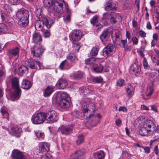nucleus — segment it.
<instances>
[{
    "label": "nucleus",
    "mask_w": 159,
    "mask_h": 159,
    "mask_svg": "<svg viewBox=\"0 0 159 159\" xmlns=\"http://www.w3.org/2000/svg\"><path fill=\"white\" fill-rule=\"evenodd\" d=\"M16 15L19 19L18 24L20 26L25 27L28 25L29 13L27 10H22L18 11Z\"/></svg>",
    "instance_id": "f257e3e1"
},
{
    "label": "nucleus",
    "mask_w": 159,
    "mask_h": 159,
    "mask_svg": "<svg viewBox=\"0 0 159 159\" xmlns=\"http://www.w3.org/2000/svg\"><path fill=\"white\" fill-rule=\"evenodd\" d=\"M35 13L39 20L42 21L43 24L45 25L47 28H50L54 24V20L48 16L43 14L41 9H37L35 11Z\"/></svg>",
    "instance_id": "f03ea898"
},
{
    "label": "nucleus",
    "mask_w": 159,
    "mask_h": 159,
    "mask_svg": "<svg viewBox=\"0 0 159 159\" xmlns=\"http://www.w3.org/2000/svg\"><path fill=\"white\" fill-rule=\"evenodd\" d=\"M44 50L40 43L37 44L34 47L33 49H31V52L34 57L39 58Z\"/></svg>",
    "instance_id": "7ed1b4c3"
},
{
    "label": "nucleus",
    "mask_w": 159,
    "mask_h": 159,
    "mask_svg": "<svg viewBox=\"0 0 159 159\" xmlns=\"http://www.w3.org/2000/svg\"><path fill=\"white\" fill-rule=\"evenodd\" d=\"M46 120L50 123L57 121L58 120V117L57 112L54 110L49 111L47 113H45Z\"/></svg>",
    "instance_id": "20e7f679"
},
{
    "label": "nucleus",
    "mask_w": 159,
    "mask_h": 159,
    "mask_svg": "<svg viewBox=\"0 0 159 159\" xmlns=\"http://www.w3.org/2000/svg\"><path fill=\"white\" fill-rule=\"evenodd\" d=\"M28 66L32 69H40L42 65L39 61L32 59H28L26 61Z\"/></svg>",
    "instance_id": "39448f33"
},
{
    "label": "nucleus",
    "mask_w": 159,
    "mask_h": 159,
    "mask_svg": "<svg viewBox=\"0 0 159 159\" xmlns=\"http://www.w3.org/2000/svg\"><path fill=\"white\" fill-rule=\"evenodd\" d=\"M64 3L66 7L65 3L63 0H55L54 4H53V8L54 11L58 13L63 12V4Z\"/></svg>",
    "instance_id": "423d86ee"
},
{
    "label": "nucleus",
    "mask_w": 159,
    "mask_h": 159,
    "mask_svg": "<svg viewBox=\"0 0 159 159\" xmlns=\"http://www.w3.org/2000/svg\"><path fill=\"white\" fill-rule=\"evenodd\" d=\"M115 46L112 44H107L103 49V54L105 57H107L114 53L115 51Z\"/></svg>",
    "instance_id": "0eeeda50"
},
{
    "label": "nucleus",
    "mask_w": 159,
    "mask_h": 159,
    "mask_svg": "<svg viewBox=\"0 0 159 159\" xmlns=\"http://www.w3.org/2000/svg\"><path fill=\"white\" fill-rule=\"evenodd\" d=\"M45 113L40 112L38 113L32 118L33 123L35 124L42 123L46 120Z\"/></svg>",
    "instance_id": "6e6552de"
},
{
    "label": "nucleus",
    "mask_w": 159,
    "mask_h": 159,
    "mask_svg": "<svg viewBox=\"0 0 159 159\" xmlns=\"http://www.w3.org/2000/svg\"><path fill=\"white\" fill-rule=\"evenodd\" d=\"M55 99L58 106L63 109H68L70 107V102L67 100H60V97H56Z\"/></svg>",
    "instance_id": "1a4fd4ad"
},
{
    "label": "nucleus",
    "mask_w": 159,
    "mask_h": 159,
    "mask_svg": "<svg viewBox=\"0 0 159 159\" xmlns=\"http://www.w3.org/2000/svg\"><path fill=\"white\" fill-rule=\"evenodd\" d=\"M85 153L84 149L76 150L71 154L70 157L71 159H82Z\"/></svg>",
    "instance_id": "9d476101"
},
{
    "label": "nucleus",
    "mask_w": 159,
    "mask_h": 159,
    "mask_svg": "<svg viewBox=\"0 0 159 159\" xmlns=\"http://www.w3.org/2000/svg\"><path fill=\"white\" fill-rule=\"evenodd\" d=\"M13 91L11 93L10 96L12 101L18 100L20 96L21 91L20 89H12Z\"/></svg>",
    "instance_id": "9b49d317"
},
{
    "label": "nucleus",
    "mask_w": 159,
    "mask_h": 159,
    "mask_svg": "<svg viewBox=\"0 0 159 159\" xmlns=\"http://www.w3.org/2000/svg\"><path fill=\"white\" fill-rule=\"evenodd\" d=\"M4 12H7V13L3 12L1 13V16L3 20L8 17L9 16V13L10 14L11 12L12 11V9L11 6L7 4L4 5Z\"/></svg>",
    "instance_id": "f8f14e48"
},
{
    "label": "nucleus",
    "mask_w": 159,
    "mask_h": 159,
    "mask_svg": "<svg viewBox=\"0 0 159 159\" xmlns=\"http://www.w3.org/2000/svg\"><path fill=\"white\" fill-rule=\"evenodd\" d=\"M83 36L82 32L79 30H74L71 34L72 39L75 41L80 40Z\"/></svg>",
    "instance_id": "ddd939ff"
},
{
    "label": "nucleus",
    "mask_w": 159,
    "mask_h": 159,
    "mask_svg": "<svg viewBox=\"0 0 159 159\" xmlns=\"http://www.w3.org/2000/svg\"><path fill=\"white\" fill-rule=\"evenodd\" d=\"M105 10L110 11H115L116 10V4L113 2L112 0H109L107 1L105 5Z\"/></svg>",
    "instance_id": "4468645a"
},
{
    "label": "nucleus",
    "mask_w": 159,
    "mask_h": 159,
    "mask_svg": "<svg viewBox=\"0 0 159 159\" xmlns=\"http://www.w3.org/2000/svg\"><path fill=\"white\" fill-rule=\"evenodd\" d=\"M139 134L142 136H149L153 133L152 129H147L143 126L139 130Z\"/></svg>",
    "instance_id": "2eb2a0df"
},
{
    "label": "nucleus",
    "mask_w": 159,
    "mask_h": 159,
    "mask_svg": "<svg viewBox=\"0 0 159 159\" xmlns=\"http://www.w3.org/2000/svg\"><path fill=\"white\" fill-rule=\"evenodd\" d=\"M19 49L17 47L14 48L10 49L8 50V55L10 59L12 58L13 57L19 56Z\"/></svg>",
    "instance_id": "dca6fc26"
},
{
    "label": "nucleus",
    "mask_w": 159,
    "mask_h": 159,
    "mask_svg": "<svg viewBox=\"0 0 159 159\" xmlns=\"http://www.w3.org/2000/svg\"><path fill=\"white\" fill-rule=\"evenodd\" d=\"M130 72L136 76H138L140 74L141 71V68L139 66L136 64L134 63L131 66L130 69Z\"/></svg>",
    "instance_id": "f3484780"
},
{
    "label": "nucleus",
    "mask_w": 159,
    "mask_h": 159,
    "mask_svg": "<svg viewBox=\"0 0 159 159\" xmlns=\"http://www.w3.org/2000/svg\"><path fill=\"white\" fill-rule=\"evenodd\" d=\"M68 85L67 81L62 79H60L56 84V86L59 89H63L67 86Z\"/></svg>",
    "instance_id": "a211bd4d"
},
{
    "label": "nucleus",
    "mask_w": 159,
    "mask_h": 159,
    "mask_svg": "<svg viewBox=\"0 0 159 159\" xmlns=\"http://www.w3.org/2000/svg\"><path fill=\"white\" fill-rule=\"evenodd\" d=\"M50 145L49 144L46 142L40 143L39 147V150L40 152H47L49 150Z\"/></svg>",
    "instance_id": "6ab92c4d"
},
{
    "label": "nucleus",
    "mask_w": 159,
    "mask_h": 159,
    "mask_svg": "<svg viewBox=\"0 0 159 159\" xmlns=\"http://www.w3.org/2000/svg\"><path fill=\"white\" fill-rule=\"evenodd\" d=\"M116 13L111 12L110 13H105L103 14V17L107 20V19L110 17L111 21L113 24L115 23L116 21Z\"/></svg>",
    "instance_id": "aec40b11"
},
{
    "label": "nucleus",
    "mask_w": 159,
    "mask_h": 159,
    "mask_svg": "<svg viewBox=\"0 0 159 159\" xmlns=\"http://www.w3.org/2000/svg\"><path fill=\"white\" fill-rule=\"evenodd\" d=\"M110 33L108 29L105 30L100 35V38L102 42L107 41L110 36Z\"/></svg>",
    "instance_id": "412c9836"
},
{
    "label": "nucleus",
    "mask_w": 159,
    "mask_h": 159,
    "mask_svg": "<svg viewBox=\"0 0 159 159\" xmlns=\"http://www.w3.org/2000/svg\"><path fill=\"white\" fill-rule=\"evenodd\" d=\"M12 153L14 159H23L24 158L23 153L17 149L14 150Z\"/></svg>",
    "instance_id": "4be33fe9"
},
{
    "label": "nucleus",
    "mask_w": 159,
    "mask_h": 159,
    "mask_svg": "<svg viewBox=\"0 0 159 159\" xmlns=\"http://www.w3.org/2000/svg\"><path fill=\"white\" fill-rule=\"evenodd\" d=\"M54 88L52 86H48L44 89L43 96L44 97H47L50 95L53 92Z\"/></svg>",
    "instance_id": "5701e85b"
},
{
    "label": "nucleus",
    "mask_w": 159,
    "mask_h": 159,
    "mask_svg": "<svg viewBox=\"0 0 159 159\" xmlns=\"http://www.w3.org/2000/svg\"><path fill=\"white\" fill-rule=\"evenodd\" d=\"M69 129L70 128L68 126L66 125H63L59 128L58 131L62 134L67 135L69 134Z\"/></svg>",
    "instance_id": "b1692460"
},
{
    "label": "nucleus",
    "mask_w": 159,
    "mask_h": 159,
    "mask_svg": "<svg viewBox=\"0 0 159 159\" xmlns=\"http://www.w3.org/2000/svg\"><path fill=\"white\" fill-rule=\"evenodd\" d=\"M33 42L35 43H41L42 41L41 36L39 33H34L32 35Z\"/></svg>",
    "instance_id": "393cba45"
},
{
    "label": "nucleus",
    "mask_w": 159,
    "mask_h": 159,
    "mask_svg": "<svg viewBox=\"0 0 159 159\" xmlns=\"http://www.w3.org/2000/svg\"><path fill=\"white\" fill-rule=\"evenodd\" d=\"M11 86L12 89H20L19 86V81L17 77H15L12 79Z\"/></svg>",
    "instance_id": "a878e982"
},
{
    "label": "nucleus",
    "mask_w": 159,
    "mask_h": 159,
    "mask_svg": "<svg viewBox=\"0 0 159 159\" xmlns=\"http://www.w3.org/2000/svg\"><path fill=\"white\" fill-rule=\"evenodd\" d=\"M31 82L28 80H24L22 82L21 87L26 89H29L32 86Z\"/></svg>",
    "instance_id": "bb28decb"
},
{
    "label": "nucleus",
    "mask_w": 159,
    "mask_h": 159,
    "mask_svg": "<svg viewBox=\"0 0 159 159\" xmlns=\"http://www.w3.org/2000/svg\"><path fill=\"white\" fill-rule=\"evenodd\" d=\"M28 68L24 65L21 66L18 69L19 75L20 76H23L25 73H28Z\"/></svg>",
    "instance_id": "cd10ccee"
},
{
    "label": "nucleus",
    "mask_w": 159,
    "mask_h": 159,
    "mask_svg": "<svg viewBox=\"0 0 159 159\" xmlns=\"http://www.w3.org/2000/svg\"><path fill=\"white\" fill-rule=\"evenodd\" d=\"M93 156L96 159H104L105 157L104 152L102 151L96 152L94 153Z\"/></svg>",
    "instance_id": "c85d7f7f"
},
{
    "label": "nucleus",
    "mask_w": 159,
    "mask_h": 159,
    "mask_svg": "<svg viewBox=\"0 0 159 159\" xmlns=\"http://www.w3.org/2000/svg\"><path fill=\"white\" fill-rule=\"evenodd\" d=\"M93 68L95 72L97 73H100L103 70V67L101 64L99 63L94 65Z\"/></svg>",
    "instance_id": "c756f323"
},
{
    "label": "nucleus",
    "mask_w": 159,
    "mask_h": 159,
    "mask_svg": "<svg viewBox=\"0 0 159 159\" xmlns=\"http://www.w3.org/2000/svg\"><path fill=\"white\" fill-rule=\"evenodd\" d=\"M153 91V86L152 84L150 83L148 84L147 87V90L146 93L147 96H150L151 95Z\"/></svg>",
    "instance_id": "7c9ffc66"
},
{
    "label": "nucleus",
    "mask_w": 159,
    "mask_h": 159,
    "mask_svg": "<svg viewBox=\"0 0 159 159\" xmlns=\"http://www.w3.org/2000/svg\"><path fill=\"white\" fill-rule=\"evenodd\" d=\"M144 127L147 129H150L152 127V128H155L156 127L155 124L154 122L151 121H149L147 123L144 124L143 126Z\"/></svg>",
    "instance_id": "2f4dec72"
},
{
    "label": "nucleus",
    "mask_w": 159,
    "mask_h": 159,
    "mask_svg": "<svg viewBox=\"0 0 159 159\" xmlns=\"http://www.w3.org/2000/svg\"><path fill=\"white\" fill-rule=\"evenodd\" d=\"M121 43L123 45V47L125 48V50L130 51L131 49V46H128L127 43V41L126 39L125 40H121Z\"/></svg>",
    "instance_id": "473e14b6"
},
{
    "label": "nucleus",
    "mask_w": 159,
    "mask_h": 159,
    "mask_svg": "<svg viewBox=\"0 0 159 159\" xmlns=\"http://www.w3.org/2000/svg\"><path fill=\"white\" fill-rule=\"evenodd\" d=\"M0 112L3 117L6 118L8 116L9 114L6 107H2L0 110Z\"/></svg>",
    "instance_id": "72a5a7b5"
},
{
    "label": "nucleus",
    "mask_w": 159,
    "mask_h": 159,
    "mask_svg": "<svg viewBox=\"0 0 159 159\" xmlns=\"http://www.w3.org/2000/svg\"><path fill=\"white\" fill-rule=\"evenodd\" d=\"M11 131L13 135L19 137L20 135V129L18 127H15L11 129Z\"/></svg>",
    "instance_id": "f704fd0d"
},
{
    "label": "nucleus",
    "mask_w": 159,
    "mask_h": 159,
    "mask_svg": "<svg viewBox=\"0 0 159 159\" xmlns=\"http://www.w3.org/2000/svg\"><path fill=\"white\" fill-rule=\"evenodd\" d=\"M80 46L78 43H73L72 48L74 52H78L80 48Z\"/></svg>",
    "instance_id": "c9c22d12"
},
{
    "label": "nucleus",
    "mask_w": 159,
    "mask_h": 159,
    "mask_svg": "<svg viewBox=\"0 0 159 159\" xmlns=\"http://www.w3.org/2000/svg\"><path fill=\"white\" fill-rule=\"evenodd\" d=\"M91 90L89 89V88L87 87H83L81 89V93L84 95H86L91 92Z\"/></svg>",
    "instance_id": "e433bc0d"
},
{
    "label": "nucleus",
    "mask_w": 159,
    "mask_h": 159,
    "mask_svg": "<svg viewBox=\"0 0 159 159\" xmlns=\"http://www.w3.org/2000/svg\"><path fill=\"white\" fill-rule=\"evenodd\" d=\"M43 3L44 7L48 8L50 7L53 4L52 0H44Z\"/></svg>",
    "instance_id": "4c0bfd02"
},
{
    "label": "nucleus",
    "mask_w": 159,
    "mask_h": 159,
    "mask_svg": "<svg viewBox=\"0 0 159 159\" xmlns=\"http://www.w3.org/2000/svg\"><path fill=\"white\" fill-rule=\"evenodd\" d=\"M68 62H67L66 60H65L62 61L59 66V68L61 70H63L66 68V66L68 64Z\"/></svg>",
    "instance_id": "58836bf2"
},
{
    "label": "nucleus",
    "mask_w": 159,
    "mask_h": 159,
    "mask_svg": "<svg viewBox=\"0 0 159 159\" xmlns=\"http://www.w3.org/2000/svg\"><path fill=\"white\" fill-rule=\"evenodd\" d=\"M95 62V59L93 57L89 58L85 60V63L87 65H90L93 64Z\"/></svg>",
    "instance_id": "ea45409f"
},
{
    "label": "nucleus",
    "mask_w": 159,
    "mask_h": 159,
    "mask_svg": "<svg viewBox=\"0 0 159 159\" xmlns=\"http://www.w3.org/2000/svg\"><path fill=\"white\" fill-rule=\"evenodd\" d=\"M59 96L60 100H67L68 97V95L65 92H63L61 93L60 95H58L56 97Z\"/></svg>",
    "instance_id": "a19ab883"
},
{
    "label": "nucleus",
    "mask_w": 159,
    "mask_h": 159,
    "mask_svg": "<svg viewBox=\"0 0 159 159\" xmlns=\"http://www.w3.org/2000/svg\"><path fill=\"white\" fill-rule=\"evenodd\" d=\"M91 79L93 81L98 83H101L103 81V79L100 77H92Z\"/></svg>",
    "instance_id": "79ce46f5"
},
{
    "label": "nucleus",
    "mask_w": 159,
    "mask_h": 159,
    "mask_svg": "<svg viewBox=\"0 0 159 159\" xmlns=\"http://www.w3.org/2000/svg\"><path fill=\"white\" fill-rule=\"evenodd\" d=\"M7 30V26L4 24H2L0 27V34H2L6 32Z\"/></svg>",
    "instance_id": "37998d69"
},
{
    "label": "nucleus",
    "mask_w": 159,
    "mask_h": 159,
    "mask_svg": "<svg viewBox=\"0 0 159 159\" xmlns=\"http://www.w3.org/2000/svg\"><path fill=\"white\" fill-rule=\"evenodd\" d=\"M84 140V136L82 134H80L78 136V139L76 141V143L77 145H79L82 143Z\"/></svg>",
    "instance_id": "c03bdc74"
},
{
    "label": "nucleus",
    "mask_w": 159,
    "mask_h": 159,
    "mask_svg": "<svg viewBox=\"0 0 159 159\" xmlns=\"http://www.w3.org/2000/svg\"><path fill=\"white\" fill-rule=\"evenodd\" d=\"M36 136L38 138L43 139L44 138V135L43 132L40 131H38L35 132Z\"/></svg>",
    "instance_id": "a18cd8bd"
},
{
    "label": "nucleus",
    "mask_w": 159,
    "mask_h": 159,
    "mask_svg": "<svg viewBox=\"0 0 159 159\" xmlns=\"http://www.w3.org/2000/svg\"><path fill=\"white\" fill-rule=\"evenodd\" d=\"M98 51V50L97 47H93L91 51L90 55L92 56H96L97 55Z\"/></svg>",
    "instance_id": "49530a36"
},
{
    "label": "nucleus",
    "mask_w": 159,
    "mask_h": 159,
    "mask_svg": "<svg viewBox=\"0 0 159 159\" xmlns=\"http://www.w3.org/2000/svg\"><path fill=\"white\" fill-rule=\"evenodd\" d=\"M83 73L81 72H78L75 73L73 75V77L75 79H80L83 77Z\"/></svg>",
    "instance_id": "de8ad7c7"
},
{
    "label": "nucleus",
    "mask_w": 159,
    "mask_h": 159,
    "mask_svg": "<svg viewBox=\"0 0 159 159\" xmlns=\"http://www.w3.org/2000/svg\"><path fill=\"white\" fill-rule=\"evenodd\" d=\"M5 75V72L1 70H0V82L2 81L4 79Z\"/></svg>",
    "instance_id": "09e8293b"
},
{
    "label": "nucleus",
    "mask_w": 159,
    "mask_h": 159,
    "mask_svg": "<svg viewBox=\"0 0 159 159\" xmlns=\"http://www.w3.org/2000/svg\"><path fill=\"white\" fill-rule=\"evenodd\" d=\"M44 36L45 37H49L51 35L50 30H44L43 32Z\"/></svg>",
    "instance_id": "8fccbe9b"
},
{
    "label": "nucleus",
    "mask_w": 159,
    "mask_h": 159,
    "mask_svg": "<svg viewBox=\"0 0 159 159\" xmlns=\"http://www.w3.org/2000/svg\"><path fill=\"white\" fill-rule=\"evenodd\" d=\"M63 20L67 24L70 22V13H68L66 17L63 18Z\"/></svg>",
    "instance_id": "3c124183"
},
{
    "label": "nucleus",
    "mask_w": 159,
    "mask_h": 159,
    "mask_svg": "<svg viewBox=\"0 0 159 159\" xmlns=\"http://www.w3.org/2000/svg\"><path fill=\"white\" fill-rule=\"evenodd\" d=\"M51 158L50 155L48 153H47L42 156L41 159H50Z\"/></svg>",
    "instance_id": "603ef678"
},
{
    "label": "nucleus",
    "mask_w": 159,
    "mask_h": 159,
    "mask_svg": "<svg viewBox=\"0 0 159 159\" xmlns=\"http://www.w3.org/2000/svg\"><path fill=\"white\" fill-rule=\"evenodd\" d=\"M98 16H95L91 20L90 22L92 24H95L97 21V19Z\"/></svg>",
    "instance_id": "864d4df0"
},
{
    "label": "nucleus",
    "mask_w": 159,
    "mask_h": 159,
    "mask_svg": "<svg viewBox=\"0 0 159 159\" xmlns=\"http://www.w3.org/2000/svg\"><path fill=\"white\" fill-rule=\"evenodd\" d=\"M124 82L125 81L124 80L120 79L117 82V85L121 87L124 84Z\"/></svg>",
    "instance_id": "5fc2aeb1"
},
{
    "label": "nucleus",
    "mask_w": 159,
    "mask_h": 159,
    "mask_svg": "<svg viewBox=\"0 0 159 159\" xmlns=\"http://www.w3.org/2000/svg\"><path fill=\"white\" fill-rule=\"evenodd\" d=\"M19 0H8V2L12 5H15L18 4Z\"/></svg>",
    "instance_id": "6e6d98bb"
},
{
    "label": "nucleus",
    "mask_w": 159,
    "mask_h": 159,
    "mask_svg": "<svg viewBox=\"0 0 159 159\" xmlns=\"http://www.w3.org/2000/svg\"><path fill=\"white\" fill-rule=\"evenodd\" d=\"M139 35L142 38H144L146 37V33L143 31L141 30L139 31Z\"/></svg>",
    "instance_id": "4d7b16f0"
},
{
    "label": "nucleus",
    "mask_w": 159,
    "mask_h": 159,
    "mask_svg": "<svg viewBox=\"0 0 159 159\" xmlns=\"http://www.w3.org/2000/svg\"><path fill=\"white\" fill-rule=\"evenodd\" d=\"M156 17L158 19H159V7L156 8L155 10Z\"/></svg>",
    "instance_id": "13d9d810"
},
{
    "label": "nucleus",
    "mask_w": 159,
    "mask_h": 159,
    "mask_svg": "<svg viewBox=\"0 0 159 159\" xmlns=\"http://www.w3.org/2000/svg\"><path fill=\"white\" fill-rule=\"evenodd\" d=\"M143 64L144 68L145 69H147L148 66V64L147 59L145 58H144L143 59Z\"/></svg>",
    "instance_id": "bf43d9fd"
},
{
    "label": "nucleus",
    "mask_w": 159,
    "mask_h": 159,
    "mask_svg": "<svg viewBox=\"0 0 159 159\" xmlns=\"http://www.w3.org/2000/svg\"><path fill=\"white\" fill-rule=\"evenodd\" d=\"M132 40L133 43L135 45L138 44V39L136 37H132Z\"/></svg>",
    "instance_id": "052dcab7"
},
{
    "label": "nucleus",
    "mask_w": 159,
    "mask_h": 159,
    "mask_svg": "<svg viewBox=\"0 0 159 159\" xmlns=\"http://www.w3.org/2000/svg\"><path fill=\"white\" fill-rule=\"evenodd\" d=\"M120 33V32L117 30L115 32V36L116 40L119 38Z\"/></svg>",
    "instance_id": "680f3d73"
},
{
    "label": "nucleus",
    "mask_w": 159,
    "mask_h": 159,
    "mask_svg": "<svg viewBox=\"0 0 159 159\" xmlns=\"http://www.w3.org/2000/svg\"><path fill=\"white\" fill-rule=\"evenodd\" d=\"M126 91L128 96H130L132 95L133 92L129 88H127L126 89Z\"/></svg>",
    "instance_id": "e2e57ef3"
},
{
    "label": "nucleus",
    "mask_w": 159,
    "mask_h": 159,
    "mask_svg": "<svg viewBox=\"0 0 159 159\" xmlns=\"http://www.w3.org/2000/svg\"><path fill=\"white\" fill-rule=\"evenodd\" d=\"M116 125L117 126H119L121 123V121L120 119H118L116 120Z\"/></svg>",
    "instance_id": "0e129e2a"
},
{
    "label": "nucleus",
    "mask_w": 159,
    "mask_h": 159,
    "mask_svg": "<svg viewBox=\"0 0 159 159\" xmlns=\"http://www.w3.org/2000/svg\"><path fill=\"white\" fill-rule=\"evenodd\" d=\"M70 61H71L72 62H74V61H75V55L73 54L72 56H70Z\"/></svg>",
    "instance_id": "69168bd1"
},
{
    "label": "nucleus",
    "mask_w": 159,
    "mask_h": 159,
    "mask_svg": "<svg viewBox=\"0 0 159 159\" xmlns=\"http://www.w3.org/2000/svg\"><path fill=\"white\" fill-rule=\"evenodd\" d=\"M119 111H122L124 112L126 111H127V109L126 108L124 107H120L119 109Z\"/></svg>",
    "instance_id": "338daca9"
},
{
    "label": "nucleus",
    "mask_w": 159,
    "mask_h": 159,
    "mask_svg": "<svg viewBox=\"0 0 159 159\" xmlns=\"http://www.w3.org/2000/svg\"><path fill=\"white\" fill-rule=\"evenodd\" d=\"M155 127L154 128V129H153L152 131H153V132L155 131V132L158 134L159 133V126L158 125L157 127L155 128Z\"/></svg>",
    "instance_id": "774afa93"
}]
</instances>
